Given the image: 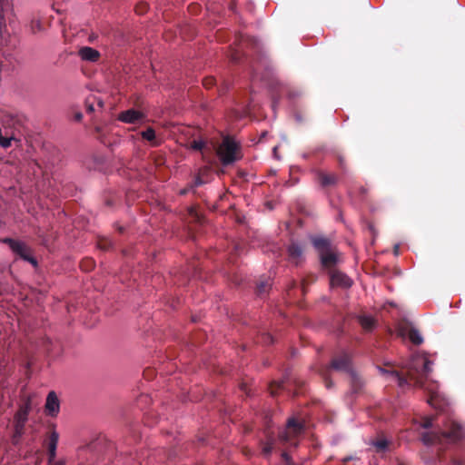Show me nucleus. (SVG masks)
<instances>
[{"instance_id":"f257e3e1","label":"nucleus","mask_w":465,"mask_h":465,"mask_svg":"<svg viewBox=\"0 0 465 465\" xmlns=\"http://www.w3.org/2000/svg\"><path fill=\"white\" fill-rule=\"evenodd\" d=\"M431 364L432 361L427 357L418 355L411 360L406 375L397 371H392L391 374L395 376L401 386L412 384L416 387L425 388V381L432 371Z\"/></svg>"},{"instance_id":"f03ea898","label":"nucleus","mask_w":465,"mask_h":465,"mask_svg":"<svg viewBox=\"0 0 465 465\" xmlns=\"http://www.w3.org/2000/svg\"><path fill=\"white\" fill-rule=\"evenodd\" d=\"M334 370L349 374L354 369L353 366V354L351 351L342 350L335 354L328 366L322 367L319 370L320 375L322 377L325 386L331 389L333 382L330 379V371Z\"/></svg>"},{"instance_id":"7ed1b4c3","label":"nucleus","mask_w":465,"mask_h":465,"mask_svg":"<svg viewBox=\"0 0 465 465\" xmlns=\"http://www.w3.org/2000/svg\"><path fill=\"white\" fill-rule=\"evenodd\" d=\"M463 434L462 427L456 421H451L448 424L446 430L424 432L421 435V439L427 445L444 444L460 440L463 437Z\"/></svg>"},{"instance_id":"20e7f679","label":"nucleus","mask_w":465,"mask_h":465,"mask_svg":"<svg viewBox=\"0 0 465 465\" xmlns=\"http://www.w3.org/2000/svg\"><path fill=\"white\" fill-rule=\"evenodd\" d=\"M313 247L319 253L322 268L330 272L335 270L339 262V252L332 245L330 239L323 236H315L312 238Z\"/></svg>"},{"instance_id":"39448f33","label":"nucleus","mask_w":465,"mask_h":465,"mask_svg":"<svg viewBox=\"0 0 465 465\" xmlns=\"http://www.w3.org/2000/svg\"><path fill=\"white\" fill-rule=\"evenodd\" d=\"M216 152L223 166L231 165L242 157L240 143L229 135L223 137Z\"/></svg>"},{"instance_id":"423d86ee","label":"nucleus","mask_w":465,"mask_h":465,"mask_svg":"<svg viewBox=\"0 0 465 465\" xmlns=\"http://www.w3.org/2000/svg\"><path fill=\"white\" fill-rule=\"evenodd\" d=\"M1 242L8 244L9 248L15 254L36 267L37 261L32 256L31 249L25 242L12 238H4Z\"/></svg>"},{"instance_id":"0eeeda50","label":"nucleus","mask_w":465,"mask_h":465,"mask_svg":"<svg viewBox=\"0 0 465 465\" xmlns=\"http://www.w3.org/2000/svg\"><path fill=\"white\" fill-rule=\"evenodd\" d=\"M302 430V424L298 422L294 418H291L287 421L286 428L282 432H280L279 439L282 443H288L290 445L296 446V439Z\"/></svg>"},{"instance_id":"6e6552de","label":"nucleus","mask_w":465,"mask_h":465,"mask_svg":"<svg viewBox=\"0 0 465 465\" xmlns=\"http://www.w3.org/2000/svg\"><path fill=\"white\" fill-rule=\"evenodd\" d=\"M329 274L331 287L349 288L351 286L352 281L345 273L335 269Z\"/></svg>"},{"instance_id":"1a4fd4ad","label":"nucleus","mask_w":465,"mask_h":465,"mask_svg":"<svg viewBox=\"0 0 465 465\" xmlns=\"http://www.w3.org/2000/svg\"><path fill=\"white\" fill-rule=\"evenodd\" d=\"M399 333L402 337L408 336L410 341L415 345H420L423 342V338L420 331L409 324L400 326Z\"/></svg>"},{"instance_id":"9d476101","label":"nucleus","mask_w":465,"mask_h":465,"mask_svg":"<svg viewBox=\"0 0 465 465\" xmlns=\"http://www.w3.org/2000/svg\"><path fill=\"white\" fill-rule=\"evenodd\" d=\"M338 175L335 173H329L323 171L316 172V181L323 189L335 186L338 183Z\"/></svg>"},{"instance_id":"9b49d317","label":"nucleus","mask_w":465,"mask_h":465,"mask_svg":"<svg viewBox=\"0 0 465 465\" xmlns=\"http://www.w3.org/2000/svg\"><path fill=\"white\" fill-rule=\"evenodd\" d=\"M27 420V410H20L15 417V434L14 442L17 443L18 438H20L24 431V426Z\"/></svg>"},{"instance_id":"f8f14e48","label":"nucleus","mask_w":465,"mask_h":465,"mask_svg":"<svg viewBox=\"0 0 465 465\" xmlns=\"http://www.w3.org/2000/svg\"><path fill=\"white\" fill-rule=\"evenodd\" d=\"M144 117L143 114L135 110L129 109L119 114L118 120L126 124L139 123Z\"/></svg>"},{"instance_id":"ddd939ff","label":"nucleus","mask_w":465,"mask_h":465,"mask_svg":"<svg viewBox=\"0 0 465 465\" xmlns=\"http://www.w3.org/2000/svg\"><path fill=\"white\" fill-rule=\"evenodd\" d=\"M78 54L82 60L91 63L97 62L101 56L96 49L90 46L81 47L78 51Z\"/></svg>"},{"instance_id":"4468645a","label":"nucleus","mask_w":465,"mask_h":465,"mask_svg":"<svg viewBox=\"0 0 465 465\" xmlns=\"http://www.w3.org/2000/svg\"><path fill=\"white\" fill-rule=\"evenodd\" d=\"M303 248L297 242H292L288 247L289 260L298 265L302 261Z\"/></svg>"},{"instance_id":"2eb2a0df","label":"nucleus","mask_w":465,"mask_h":465,"mask_svg":"<svg viewBox=\"0 0 465 465\" xmlns=\"http://www.w3.org/2000/svg\"><path fill=\"white\" fill-rule=\"evenodd\" d=\"M392 441L388 440L383 434H379L377 438L371 440V445L374 447L375 451L382 453L389 450Z\"/></svg>"},{"instance_id":"dca6fc26","label":"nucleus","mask_w":465,"mask_h":465,"mask_svg":"<svg viewBox=\"0 0 465 465\" xmlns=\"http://www.w3.org/2000/svg\"><path fill=\"white\" fill-rule=\"evenodd\" d=\"M58 407V398L54 391L48 394L45 404V411L49 415H54L55 408Z\"/></svg>"},{"instance_id":"f3484780","label":"nucleus","mask_w":465,"mask_h":465,"mask_svg":"<svg viewBox=\"0 0 465 465\" xmlns=\"http://www.w3.org/2000/svg\"><path fill=\"white\" fill-rule=\"evenodd\" d=\"M351 379V386L354 392H358L362 388L364 382L361 377L359 375V373L353 370L351 372L348 374Z\"/></svg>"},{"instance_id":"a211bd4d","label":"nucleus","mask_w":465,"mask_h":465,"mask_svg":"<svg viewBox=\"0 0 465 465\" xmlns=\"http://www.w3.org/2000/svg\"><path fill=\"white\" fill-rule=\"evenodd\" d=\"M240 49H243L245 46H256L258 41L249 35H240L236 37Z\"/></svg>"},{"instance_id":"6ab92c4d","label":"nucleus","mask_w":465,"mask_h":465,"mask_svg":"<svg viewBox=\"0 0 465 465\" xmlns=\"http://www.w3.org/2000/svg\"><path fill=\"white\" fill-rule=\"evenodd\" d=\"M359 323L362 327V329L366 331H371L375 327V321L371 316H360Z\"/></svg>"},{"instance_id":"aec40b11","label":"nucleus","mask_w":465,"mask_h":465,"mask_svg":"<svg viewBox=\"0 0 465 465\" xmlns=\"http://www.w3.org/2000/svg\"><path fill=\"white\" fill-rule=\"evenodd\" d=\"M430 395L428 399V402L434 408L443 410V404L440 402V395L433 389H430Z\"/></svg>"},{"instance_id":"412c9836","label":"nucleus","mask_w":465,"mask_h":465,"mask_svg":"<svg viewBox=\"0 0 465 465\" xmlns=\"http://www.w3.org/2000/svg\"><path fill=\"white\" fill-rule=\"evenodd\" d=\"M56 433L55 432H53V435H52V439H51V441H50V446H49V462L51 465H57L56 462L54 461V459H55V450H56Z\"/></svg>"},{"instance_id":"4be33fe9","label":"nucleus","mask_w":465,"mask_h":465,"mask_svg":"<svg viewBox=\"0 0 465 465\" xmlns=\"http://www.w3.org/2000/svg\"><path fill=\"white\" fill-rule=\"evenodd\" d=\"M270 287H271V283H270L269 280H266V279L260 280L256 285L257 295H259V296L265 295L269 292Z\"/></svg>"},{"instance_id":"5701e85b","label":"nucleus","mask_w":465,"mask_h":465,"mask_svg":"<svg viewBox=\"0 0 465 465\" xmlns=\"http://www.w3.org/2000/svg\"><path fill=\"white\" fill-rule=\"evenodd\" d=\"M142 137L152 143L153 145H158L155 139V131L152 127H148L146 130L142 132Z\"/></svg>"},{"instance_id":"b1692460","label":"nucleus","mask_w":465,"mask_h":465,"mask_svg":"<svg viewBox=\"0 0 465 465\" xmlns=\"http://www.w3.org/2000/svg\"><path fill=\"white\" fill-rule=\"evenodd\" d=\"M17 142L19 143L20 140H18L15 134H10V136H2L0 138V146L4 149H7L12 145V142Z\"/></svg>"},{"instance_id":"393cba45","label":"nucleus","mask_w":465,"mask_h":465,"mask_svg":"<svg viewBox=\"0 0 465 465\" xmlns=\"http://www.w3.org/2000/svg\"><path fill=\"white\" fill-rule=\"evenodd\" d=\"M97 247L102 251H108L113 247V242L106 237H99L97 240Z\"/></svg>"},{"instance_id":"a878e982","label":"nucleus","mask_w":465,"mask_h":465,"mask_svg":"<svg viewBox=\"0 0 465 465\" xmlns=\"http://www.w3.org/2000/svg\"><path fill=\"white\" fill-rule=\"evenodd\" d=\"M286 381H273L270 385V391L272 396H275L279 391L285 390L286 389Z\"/></svg>"},{"instance_id":"bb28decb","label":"nucleus","mask_w":465,"mask_h":465,"mask_svg":"<svg viewBox=\"0 0 465 465\" xmlns=\"http://www.w3.org/2000/svg\"><path fill=\"white\" fill-rule=\"evenodd\" d=\"M274 444V439L272 437H268V440L262 443V452L264 456L271 455Z\"/></svg>"},{"instance_id":"cd10ccee","label":"nucleus","mask_w":465,"mask_h":465,"mask_svg":"<svg viewBox=\"0 0 465 465\" xmlns=\"http://www.w3.org/2000/svg\"><path fill=\"white\" fill-rule=\"evenodd\" d=\"M95 266V262L92 258H84L80 263V267L84 272L92 271Z\"/></svg>"},{"instance_id":"c85d7f7f","label":"nucleus","mask_w":465,"mask_h":465,"mask_svg":"<svg viewBox=\"0 0 465 465\" xmlns=\"http://www.w3.org/2000/svg\"><path fill=\"white\" fill-rule=\"evenodd\" d=\"M317 277L313 274L306 276L302 282V292L305 293L306 287L316 281Z\"/></svg>"},{"instance_id":"c756f323","label":"nucleus","mask_w":465,"mask_h":465,"mask_svg":"<svg viewBox=\"0 0 465 465\" xmlns=\"http://www.w3.org/2000/svg\"><path fill=\"white\" fill-rule=\"evenodd\" d=\"M205 146V143L201 140H193L190 143V147L195 151H202Z\"/></svg>"},{"instance_id":"7c9ffc66","label":"nucleus","mask_w":465,"mask_h":465,"mask_svg":"<svg viewBox=\"0 0 465 465\" xmlns=\"http://www.w3.org/2000/svg\"><path fill=\"white\" fill-rule=\"evenodd\" d=\"M215 79L213 76L203 78V84L206 89L212 88L215 84Z\"/></svg>"},{"instance_id":"2f4dec72","label":"nucleus","mask_w":465,"mask_h":465,"mask_svg":"<svg viewBox=\"0 0 465 465\" xmlns=\"http://www.w3.org/2000/svg\"><path fill=\"white\" fill-rule=\"evenodd\" d=\"M96 100L95 97L88 98L85 102V107L88 113H93L94 111V103Z\"/></svg>"},{"instance_id":"473e14b6","label":"nucleus","mask_w":465,"mask_h":465,"mask_svg":"<svg viewBox=\"0 0 465 465\" xmlns=\"http://www.w3.org/2000/svg\"><path fill=\"white\" fill-rule=\"evenodd\" d=\"M282 459L284 465H297L294 462H292L291 457L285 451L282 453Z\"/></svg>"},{"instance_id":"72a5a7b5","label":"nucleus","mask_w":465,"mask_h":465,"mask_svg":"<svg viewBox=\"0 0 465 465\" xmlns=\"http://www.w3.org/2000/svg\"><path fill=\"white\" fill-rule=\"evenodd\" d=\"M240 57H241V54H240V51L239 50H234L232 52L231 54V60L234 63H237L240 61Z\"/></svg>"},{"instance_id":"f704fd0d","label":"nucleus","mask_w":465,"mask_h":465,"mask_svg":"<svg viewBox=\"0 0 465 465\" xmlns=\"http://www.w3.org/2000/svg\"><path fill=\"white\" fill-rule=\"evenodd\" d=\"M135 10L139 15H143L147 11V5L145 4H141L136 6Z\"/></svg>"},{"instance_id":"c9c22d12","label":"nucleus","mask_w":465,"mask_h":465,"mask_svg":"<svg viewBox=\"0 0 465 465\" xmlns=\"http://www.w3.org/2000/svg\"><path fill=\"white\" fill-rule=\"evenodd\" d=\"M432 426V418H426L424 419L423 422H422V427L423 428H430Z\"/></svg>"},{"instance_id":"e433bc0d","label":"nucleus","mask_w":465,"mask_h":465,"mask_svg":"<svg viewBox=\"0 0 465 465\" xmlns=\"http://www.w3.org/2000/svg\"><path fill=\"white\" fill-rule=\"evenodd\" d=\"M204 182L202 180V178L200 176H197L195 179H194V186H200Z\"/></svg>"},{"instance_id":"4c0bfd02","label":"nucleus","mask_w":465,"mask_h":465,"mask_svg":"<svg viewBox=\"0 0 465 465\" xmlns=\"http://www.w3.org/2000/svg\"><path fill=\"white\" fill-rule=\"evenodd\" d=\"M96 448V443H91L84 448V450H94Z\"/></svg>"},{"instance_id":"58836bf2","label":"nucleus","mask_w":465,"mask_h":465,"mask_svg":"<svg viewBox=\"0 0 465 465\" xmlns=\"http://www.w3.org/2000/svg\"><path fill=\"white\" fill-rule=\"evenodd\" d=\"M264 341L267 342V343H272L273 342V339H272V337L270 334H266L265 337H264Z\"/></svg>"},{"instance_id":"ea45409f","label":"nucleus","mask_w":465,"mask_h":465,"mask_svg":"<svg viewBox=\"0 0 465 465\" xmlns=\"http://www.w3.org/2000/svg\"><path fill=\"white\" fill-rule=\"evenodd\" d=\"M4 136H10V134H15L11 129L5 128L4 131Z\"/></svg>"},{"instance_id":"a19ab883","label":"nucleus","mask_w":465,"mask_h":465,"mask_svg":"<svg viewBox=\"0 0 465 465\" xmlns=\"http://www.w3.org/2000/svg\"><path fill=\"white\" fill-rule=\"evenodd\" d=\"M293 383L296 387H298V389L300 390L302 388V386L303 385V382L302 381H293Z\"/></svg>"},{"instance_id":"79ce46f5","label":"nucleus","mask_w":465,"mask_h":465,"mask_svg":"<svg viewBox=\"0 0 465 465\" xmlns=\"http://www.w3.org/2000/svg\"><path fill=\"white\" fill-rule=\"evenodd\" d=\"M82 117H83V115H82V114H81V113H76V114H74V119H75V121H78V122H79V121H81V120H82Z\"/></svg>"},{"instance_id":"37998d69","label":"nucleus","mask_w":465,"mask_h":465,"mask_svg":"<svg viewBox=\"0 0 465 465\" xmlns=\"http://www.w3.org/2000/svg\"><path fill=\"white\" fill-rule=\"evenodd\" d=\"M399 245H395L394 248H393V252L395 255H398L399 254Z\"/></svg>"},{"instance_id":"c03bdc74","label":"nucleus","mask_w":465,"mask_h":465,"mask_svg":"<svg viewBox=\"0 0 465 465\" xmlns=\"http://www.w3.org/2000/svg\"><path fill=\"white\" fill-rule=\"evenodd\" d=\"M189 190H190V188H184V189H183V190L180 192V193H181V194H183V195H184V194H186V193L189 192Z\"/></svg>"},{"instance_id":"a18cd8bd","label":"nucleus","mask_w":465,"mask_h":465,"mask_svg":"<svg viewBox=\"0 0 465 465\" xmlns=\"http://www.w3.org/2000/svg\"><path fill=\"white\" fill-rule=\"evenodd\" d=\"M190 8H192V11H193V12H195V11H196V9L198 8V5H192L190 6Z\"/></svg>"},{"instance_id":"49530a36","label":"nucleus","mask_w":465,"mask_h":465,"mask_svg":"<svg viewBox=\"0 0 465 465\" xmlns=\"http://www.w3.org/2000/svg\"><path fill=\"white\" fill-rule=\"evenodd\" d=\"M117 230H118V232H119L120 233H123V232H124V227H122V226L117 227Z\"/></svg>"},{"instance_id":"de8ad7c7","label":"nucleus","mask_w":465,"mask_h":465,"mask_svg":"<svg viewBox=\"0 0 465 465\" xmlns=\"http://www.w3.org/2000/svg\"><path fill=\"white\" fill-rule=\"evenodd\" d=\"M97 104H98V105H99L100 107H103V102H102L101 100H98V101H97Z\"/></svg>"},{"instance_id":"09e8293b","label":"nucleus","mask_w":465,"mask_h":465,"mask_svg":"<svg viewBox=\"0 0 465 465\" xmlns=\"http://www.w3.org/2000/svg\"><path fill=\"white\" fill-rule=\"evenodd\" d=\"M339 161H340V164L341 166H342V163H343V159L341 157L339 158Z\"/></svg>"},{"instance_id":"8fccbe9b","label":"nucleus","mask_w":465,"mask_h":465,"mask_svg":"<svg viewBox=\"0 0 465 465\" xmlns=\"http://www.w3.org/2000/svg\"><path fill=\"white\" fill-rule=\"evenodd\" d=\"M242 390L244 391H246V385L245 384L242 385Z\"/></svg>"},{"instance_id":"3c124183","label":"nucleus","mask_w":465,"mask_h":465,"mask_svg":"<svg viewBox=\"0 0 465 465\" xmlns=\"http://www.w3.org/2000/svg\"><path fill=\"white\" fill-rule=\"evenodd\" d=\"M59 464H60V465H64V461L62 459H60Z\"/></svg>"},{"instance_id":"603ef678","label":"nucleus","mask_w":465,"mask_h":465,"mask_svg":"<svg viewBox=\"0 0 465 465\" xmlns=\"http://www.w3.org/2000/svg\"><path fill=\"white\" fill-rule=\"evenodd\" d=\"M4 135L2 129L0 128V138Z\"/></svg>"},{"instance_id":"864d4df0","label":"nucleus","mask_w":465,"mask_h":465,"mask_svg":"<svg viewBox=\"0 0 465 465\" xmlns=\"http://www.w3.org/2000/svg\"><path fill=\"white\" fill-rule=\"evenodd\" d=\"M106 203H107L108 205H110V204H112V202H111L110 200H108V201L106 202Z\"/></svg>"},{"instance_id":"5fc2aeb1","label":"nucleus","mask_w":465,"mask_h":465,"mask_svg":"<svg viewBox=\"0 0 465 465\" xmlns=\"http://www.w3.org/2000/svg\"><path fill=\"white\" fill-rule=\"evenodd\" d=\"M398 465H405V464H404V463H402V462H400Z\"/></svg>"}]
</instances>
